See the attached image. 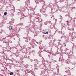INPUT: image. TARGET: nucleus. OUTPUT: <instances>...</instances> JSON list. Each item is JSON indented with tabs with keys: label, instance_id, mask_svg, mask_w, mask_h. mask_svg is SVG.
<instances>
[{
	"label": "nucleus",
	"instance_id": "obj_1",
	"mask_svg": "<svg viewBox=\"0 0 76 76\" xmlns=\"http://www.w3.org/2000/svg\"><path fill=\"white\" fill-rule=\"evenodd\" d=\"M10 75H13V72H11L10 73Z\"/></svg>",
	"mask_w": 76,
	"mask_h": 76
},
{
	"label": "nucleus",
	"instance_id": "obj_4",
	"mask_svg": "<svg viewBox=\"0 0 76 76\" xmlns=\"http://www.w3.org/2000/svg\"><path fill=\"white\" fill-rule=\"evenodd\" d=\"M4 15H7V12H4Z\"/></svg>",
	"mask_w": 76,
	"mask_h": 76
},
{
	"label": "nucleus",
	"instance_id": "obj_6",
	"mask_svg": "<svg viewBox=\"0 0 76 76\" xmlns=\"http://www.w3.org/2000/svg\"><path fill=\"white\" fill-rule=\"evenodd\" d=\"M14 8H15V7H14Z\"/></svg>",
	"mask_w": 76,
	"mask_h": 76
},
{
	"label": "nucleus",
	"instance_id": "obj_3",
	"mask_svg": "<svg viewBox=\"0 0 76 76\" xmlns=\"http://www.w3.org/2000/svg\"><path fill=\"white\" fill-rule=\"evenodd\" d=\"M44 34H48V31H47L46 33L45 32L44 33Z\"/></svg>",
	"mask_w": 76,
	"mask_h": 76
},
{
	"label": "nucleus",
	"instance_id": "obj_5",
	"mask_svg": "<svg viewBox=\"0 0 76 76\" xmlns=\"http://www.w3.org/2000/svg\"><path fill=\"white\" fill-rule=\"evenodd\" d=\"M18 71H18V70H17V72H18Z\"/></svg>",
	"mask_w": 76,
	"mask_h": 76
},
{
	"label": "nucleus",
	"instance_id": "obj_2",
	"mask_svg": "<svg viewBox=\"0 0 76 76\" xmlns=\"http://www.w3.org/2000/svg\"><path fill=\"white\" fill-rule=\"evenodd\" d=\"M9 28L10 29H12V26H10L9 27Z\"/></svg>",
	"mask_w": 76,
	"mask_h": 76
},
{
	"label": "nucleus",
	"instance_id": "obj_7",
	"mask_svg": "<svg viewBox=\"0 0 76 76\" xmlns=\"http://www.w3.org/2000/svg\"><path fill=\"white\" fill-rule=\"evenodd\" d=\"M17 37H18V36H17Z\"/></svg>",
	"mask_w": 76,
	"mask_h": 76
}]
</instances>
